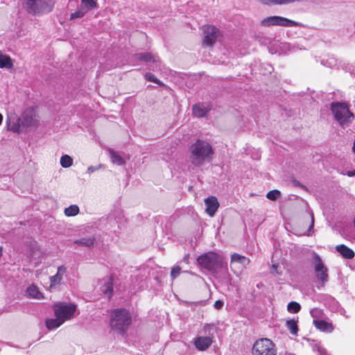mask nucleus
<instances>
[{"label": "nucleus", "instance_id": "nucleus-1", "mask_svg": "<svg viewBox=\"0 0 355 355\" xmlns=\"http://www.w3.org/2000/svg\"><path fill=\"white\" fill-rule=\"evenodd\" d=\"M189 161L196 167H200L211 161L214 149L207 141L198 139L190 147Z\"/></svg>", "mask_w": 355, "mask_h": 355}, {"label": "nucleus", "instance_id": "nucleus-2", "mask_svg": "<svg viewBox=\"0 0 355 355\" xmlns=\"http://www.w3.org/2000/svg\"><path fill=\"white\" fill-rule=\"evenodd\" d=\"M132 323V316L128 310L123 308L114 309L110 315V325L114 331L124 334Z\"/></svg>", "mask_w": 355, "mask_h": 355}, {"label": "nucleus", "instance_id": "nucleus-3", "mask_svg": "<svg viewBox=\"0 0 355 355\" xmlns=\"http://www.w3.org/2000/svg\"><path fill=\"white\" fill-rule=\"evenodd\" d=\"M197 261L202 268L212 272L223 269L227 270V263L223 257L214 252L210 251L199 256Z\"/></svg>", "mask_w": 355, "mask_h": 355}, {"label": "nucleus", "instance_id": "nucleus-4", "mask_svg": "<svg viewBox=\"0 0 355 355\" xmlns=\"http://www.w3.org/2000/svg\"><path fill=\"white\" fill-rule=\"evenodd\" d=\"M26 11L33 15H42L52 11L53 0H24Z\"/></svg>", "mask_w": 355, "mask_h": 355}, {"label": "nucleus", "instance_id": "nucleus-5", "mask_svg": "<svg viewBox=\"0 0 355 355\" xmlns=\"http://www.w3.org/2000/svg\"><path fill=\"white\" fill-rule=\"evenodd\" d=\"M331 110L335 119L342 126H348L353 118V114L350 112L348 107L345 103H332Z\"/></svg>", "mask_w": 355, "mask_h": 355}, {"label": "nucleus", "instance_id": "nucleus-6", "mask_svg": "<svg viewBox=\"0 0 355 355\" xmlns=\"http://www.w3.org/2000/svg\"><path fill=\"white\" fill-rule=\"evenodd\" d=\"M252 355H277L275 344L269 338L257 339L252 347Z\"/></svg>", "mask_w": 355, "mask_h": 355}, {"label": "nucleus", "instance_id": "nucleus-7", "mask_svg": "<svg viewBox=\"0 0 355 355\" xmlns=\"http://www.w3.org/2000/svg\"><path fill=\"white\" fill-rule=\"evenodd\" d=\"M313 264L314 266V271L316 278L319 281L318 288L323 287L329 280L328 268L324 266L320 257L313 253Z\"/></svg>", "mask_w": 355, "mask_h": 355}, {"label": "nucleus", "instance_id": "nucleus-8", "mask_svg": "<svg viewBox=\"0 0 355 355\" xmlns=\"http://www.w3.org/2000/svg\"><path fill=\"white\" fill-rule=\"evenodd\" d=\"M261 25L265 27L271 26H279L284 27L300 26L301 23L293 21L284 17L271 16L264 18L261 21Z\"/></svg>", "mask_w": 355, "mask_h": 355}, {"label": "nucleus", "instance_id": "nucleus-9", "mask_svg": "<svg viewBox=\"0 0 355 355\" xmlns=\"http://www.w3.org/2000/svg\"><path fill=\"white\" fill-rule=\"evenodd\" d=\"M53 309L55 316H59L64 322L73 317L76 306L73 304L59 303L54 305Z\"/></svg>", "mask_w": 355, "mask_h": 355}, {"label": "nucleus", "instance_id": "nucleus-10", "mask_svg": "<svg viewBox=\"0 0 355 355\" xmlns=\"http://www.w3.org/2000/svg\"><path fill=\"white\" fill-rule=\"evenodd\" d=\"M202 44L206 46H212L219 36V30L214 26L205 25L202 28Z\"/></svg>", "mask_w": 355, "mask_h": 355}, {"label": "nucleus", "instance_id": "nucleus-11", "mask_svg": "<svg viewBox=\"0 0 355 355\" xmlns=\"http://www.w3.org/2000/svg\"><path fill=\"white\" fill-rule=\"evenodd\" d=\"M7 129L13 132L19 133L22 128L21 118L15 112L8 113L6 119Z\"/></svg>", "mask_w": 355, "mask_h": 355}, {"label": "nucleus", "instance_id": "nucleus-12", "mask_svg": "<svg viewBox=\"0 0 355 355\" xmlns=\"http://www.w3.org/2000/svg\"><path fill=\"white\" fill-rule=\"evenodd\" d=\"M20 118L22 128H36L38 125V121L35 119V114L32 110H26Z\"/></svg>", "mask_w": 355, "mask_h": 355}, {"label": "nucleus", "instance_id": "nucleus-13", "mask_svg": "<svg viewBox=\"0 0 355 355\" xmlns=\"http://www.w3.org/2000/svg\"><path fill=\"white\" fill-rule=\"evenodd\" d=\"M67 272V268L64 266H60L58 268L57 273L50 277L49 288L53 289L60 284L64 275Z\"/></svg>", "mask_w": 355, "mask_h": 355}, {"label": "nucleus", "instance_id": "nucleus-14", "mask_svg": "<svg viewBox=\"0 0 355 355\" xmlns=\"http://www.w3.org/2000/svg\"><path fill=\"white\" fill-rule=\"evenodd\" d=\"M205 203L207 214L210 216H214L219 207L217 198L214 196L208 197L205 199Z\"/></svg>", "mask_w": 355, "mask_h": 355}, {"label": "nucleus", "instance_id": "nucleus-15", "mask_svg": "<svg viewBox=\"0 0 355 355\" xmlns=\"http://www.w3.org/2000/svg\"><path fill=\"white\" fill-rule=\"evenodd\" d=\"M210 110L211 106L207 103H196L192 107L193 114L197 117H204Z\"/></svg>", "mask_w": 355, "mask_h": 355}, {"label": "nucleus", "instance_id": "nucleus-16", "mask_svg": "<svg viewBox=\"0 0 355 355\" xmlns=\"http://www.w3.org/2000/svg\"><path fill=\"white\" fill-rule=\"evenodd\" d=\"M212 338L209 336L198 337L194 340L196 347L200 351H205L212 344Z\"/></svg>", "mask_w": 355, "mask_h": 355}, {"label": "nucleus", "instance_id": "nucleus-17", "mask_svg": "<svg viewBox=\"0 0 355 355\" xmlns=\"http://www.w3.org/2000/svg\"><path fill=\"white\" fill-rule=\"evenodd\" d=\"M26 293L30 298L36 300H42L44 298L43 294L39 291L38 288L33 284L27 288Z\"/></svg>", "mask_w": 355, "mask_h": 355}, {"label": "nucleus", "instance_id": "nucleus-18", "mask_svg": "<svg viewBox=\"0 0 355 355\" xmlns=\"http://www.w3.org/2000/svg\"><path fill=\"white\" fill-rule=\"evenodd\" d=\"M250 261L248 258L241 255L238 253H234L231 256V264H234L235 263H240L243 267H246L249 263Z\"/></svg>", "mask_w": 355, "mask_h": 355}, {"label": "nucleus", "instance_id": "nucleus-19", "mask_svg": "<svg viewBox=\"0 0 355 355\" xmlns=\"http://www.w3.org/2000/svg\"><path fill=\"white\" fill-rule=\"evenodd\" d=\"M336 250L345 259H352L354 257V251L343 244L337 245Z\"/></svg>", "mask_w": 355, "mask_h": 355}, {"label": "nucleus", "instance_id": "nucleus-20", "mask_svg": "<svg viewBox=\"0 0 355 355\" xmlns=\"http://www.w3.org/2000/svg\"><path fill=\"white\" fill-rule=\"evenodd\" d=\"M63 323L62 319H60L59 316H55V318L47 319L46 320V327L49 330H53L58 328Z\"/></svg>", "mask_w": 355, "mask_h": 355}, {"label": "nucleus", "instance_id": "nucleus-21", "mask_svg": "<svg viewBox=\"0 0 355 355\" xmlns=\"http://www.w3.org/2000/svg\"><path fill=\"white\" fill-rule=\"evenodd\" d=\"M313 323L315 327L322 331L331 332L333 331L332 324L324 320H314Z\"/></svg>", "mask_w": 355, "mask_h": 355}, {"label": "nucleus", "instance_id": "nucleus-22", "mask_svg": "<svg viewBox=\"0 0 355 355\" xmlns=\"http://www.w3.org/2000/svg\"><path fill=\"white\" fill-rule=\"evenodd\" d=\"M101 291L108 297H112L113 293V279L112 277L106 279L101 287Z\"/></svg>", "mask_w": 355, "mask_h": 355}, {"label": "nucleus", "instance_id": "nucleus-23", "mask_svg": "<svg viewBox=\"0 0 355 355\" xmlns=\"http://www.w3.org/2000/svg\"><path fill=\"white\" fill-rule=\"evenodd\" d=\"M265 5H286L295 2H300V0H259Z\"/></svg>", "mask_w": 355, "mask_h": 355}, {"label": "nucleus", "instance_id": "nucleus-24", "mask_svg": "<svg viewBox=\"0 0 355 355\" xmlns=\"http://www.w3.org/2000/svg\"><path fill=\"white\" fill-rule=\"evenodd\" d=\"M110 159L112 162L114 164H117L119 166L123 165L124 164V160L123 157L115 150L112 149L108 150Z\"/></svg>", "mask_w": 355, "mask_h": 355}, {"label": "nucleus", "instance_id": "nucleus-25", "mask_svg": "<svg viewBox=\"0 0 355 355\" xmlns=\"http://www.w3.org/2000/svg\"><path fill=\"white\" fill-rule=\"evenodd\" d=\"M135 57L139 61L157 62V60L150 53H137Z\"/></svg>", "mask_w": 355, "mask_h": 355}, {"label": "nucleus", "instance_id": "nucleus-26", "mask_svg": "<svg viewBox=\"0 0 355 355\" xmlns=\"http://www.w3.org/2000/svg\"><path fill=\"white\" fill-rule=\"evenodd\" d=\"M80 8L86 12L97 8V3L94 0H81Z\"/></svg>", "mask_w": 355, "mask_h": 355}, {"label": "nucleus", "instance_id": "nucleus-27", "mask_svg": "<svg viewBox=\"0 0 355 355\" xmlns=\"http://www.w3.org/2000/svg\"><path fill=\"white\" fill-rule=\"evenodd\" d=\"M94 237L82 238L80 239L74 241V243L80 245H83L85 247L90 248L94 245Z\"/></svg>", "mask_w": 355, "mask_h": 355}, {"label": "nucleus", "instance_id": "nucleus-28", "mask_svg": "<svg viewBox=\"0 0 355 355\" xmlns=\"http://www.w3.org/2000/svg\"><path fill=\"white\" fill-rule=\"evenodd\" d=\"M286 327L293 335H297L298 332L297 320L295 319L288 320L286 321Z\"/></svg>", "mask_w": 355, "mask_h": 355}, {"label": "nucleus", "instance_id": "nucleus-29", "mask_svg": "<svg viewBox=\"0 0 355 355\" xmlns=\"http://www.w3.org/2000/svg\"><path fill=\"white\" fill-rule=\"evenodd\" d=\"M12 67V63L10 58L8 55L0 53V68L10 69Z\"/></svg>", "mask_w": 355, "mask_h": 355}, {"label": "nucleus", "instance_id": "nucleus-30", "mask_svg": "<svg viewBox=\"0 0 355 355\" xmlns=\"http://www.w3.org/2000/svg\"><path fill=\"white\" fill-rule=\"evenodd\" d=\"M79 207L76 205H71L64 209V214L67 216H75L79 213Z\"/></svg>", "mask_w": 355, "mask_h": 355}, {"label": "nucleus", "instance_id": "nucleus-31", "mask_svg": "<svg viewBox=\"0 0 355 355\" xmlns=\"http://www.w3.org/2000/svg\"><path fill=\"white\" fill-rule=\"evenodd\" d=\"M60 164L63 168H69L73 164V159L68 155H62L60 158Z\"/></svg>", "mask_w": 355, "mask_h": 355}, {"label": "nucleus", "instance_id": "nucleus-32", "mask_svg": "<svg viewBox=\"0 0 355 355\" xmlns=\"http://www.w3.org/2000/svg\"><path fill=\"white\" fill-rule=\"evenodd\" d=\"M300 304L296 302H291L287 306V309L291 313H297L300 311Z\"/></svg>", "mask_w": 355, "mask_h": 355}, {"label": "nucleus", "instance_id": "nucleus-33", "mask_svg": "<svg viewBox=\"0 0 355 355\" xmlns=\"http://www.w3.org/2000/svg\"><path fill=\"white\" fill-rule=\"evenodd\" d=\"M280 196H281V192L277 189L270 191L266 194L267 198H268L270 200H276L278 198L280 197Z\"/></svg>", "mask_w": 355, "mask_h": 355}, {"label": "nucleus", "instance_id": "nucleus-34", "mask_svg": "<svg viewBox=\"0 0 355 355\" xmlns=\"http://www.w3.org/2000/svg\"><path fill=\"white\" fill-rule=\"evenodd\" d=\"M145 78L150 82L157 84L158 85H164L163 83L160 81L158 78H157L155 75L151 73H146L145 75Z\"/></svg>", "mask_w": 355, "mask_h": 355}, {"label": "nucleus", "instance_id": "nucleus-35", "mask_svg": "<svg viewBox=\"0 0 355 355\" xmlns=\"http://www.w3.org/2000/svg\"><path fill=\"white\" fill-rule=\"evenodd\" d=\"M313 351H317L319 354V355H327V350L322 347L320 343H315L313 345Z\"/></svg>", "mask_w": 355, "mask_h": 355}, {"label": "nucleus", "instance_id": "nucleus-36", "mask_svg": "<svg viewBox=\"0 0 355 355\" xmlns=\"http://www.w3.org/2000/svg\"><path fill=\"white\" fill-rule=\"evenodd\" d=\"M86 13L87 12L80 8V10L71 14L70 19H76V18H81V17H84Z\"/></svg>", "mask_w": 355, "mask_h": 355}, {"label": "nucleus", "instance_id": "nucleus-37", "mask_svg": "<svg viewBox=\"0 0 355 355\" xmlns=\"http://www.w3.org/2000/svg\"><path fill=\"white\" fill-rule=\"evenodd\" d=\"M181 272V268L180 266H175L172 268L171 272V279L173 280L180 275Z\"/></svg>", "mask_w": 355, "mask_h": 355}, {"label": "nucleus", "instance_id": "nucleus-38", "mask_svg": "<svg viewBox=\"0 0 355 355\" xmlns=\"http://www.w3.org/2000/svg\"><path fill=\"white\" fill-rule=\"evenodd\" d=\"M311 225L307 230V233L306 234L308 236H310L313 233V226H314V216H313V214L311 213Z\"/></svg>", "mask_w": 355, "mask_h": 355}, {"label": "nucleus", "instance_id": "nucleus-39", "mask_svg": "<svg viewBox=\"0 0 355 355\" xmlns=\"http://www.w3.org/2000/svg\"><path fill=\"white\" fill-rule=\"evenodd\" d=\"M101 167H102L101 164H99L97 166H89L87 168V173H92L94 171H96L98 170L99 168H101Z\"/></svg>", "mask_w": 355, "mask_h": 355}, {"label": "nucleus", "instance_id": "nucleus-40", "mask_svg": "<svg viewBox=\"0 0 355 355\" xmlns=\"http://www.w3.org/2000/svg\"><path fill=\"white\" fill-rule=\"evenodd\" d=\"M224 305V302L222 300H217L215 302L214 306L216 309L219 310L222 309Z\"/></svg>", "mask_w": 355, "mask_h": 355}, {"label": "nucleus", "instance_id": "nucleus-41", "mask_svg": "<svg viewBox=\"0 0 355 355\" xmlns=\"http://www.w3.org/2000/svg\"><path fill=\"white\" fill-rule=\"evenodd\" d=\"M271 273L272 274H279V272L277 271V266L275 264H272V270Z\"/></svg>", "mask_w": 355, "mask_h": 355}, {"label": "nucleus", "instance_id": "nucleus-42", "mask_svg": "<svg viewBox=\"0 0 355 355\" xmlns=\"http://www.w3.org/2000/svg\"><path fill=\"white\" fill-rule=\"evenodd\" d=\"M347 175L349 176V177H353V176H355V171H348L347 172Z\"/></svg>", "mask_w": 355, "mask_h": 355}, {"label": "nucleus", "instance_id": "nucleus-43", "mask_svg": "<svg viewBox=\"0 0 355 355\" xmlns=\"http://www.w3.org/2000/svg\"><path fill=\"white\" fill-rule=\"evenodd\" d=\"M262 44H266V42H261Z\"/></svg>", "mask_w": 355, "mask_h": 355}, {"label": "nucleus", "instance_id": "nucleus-44", "mask_svg": "<svg viewBox=\"0 0 355 355\" xmlns=\"http://www.w3.org/2000/svg\"><path fill=\"white\" fill-rule=\"evenodd\" d=\"M207 327H209V324H207V325L205 327V329Z\"/></svg>", "mask_w": 355, "mask_h": 355}, {"label": "nucleus", "instance_id": "nucleus-45", "mask_svg": "<svg viewBox=\"0 0 355 355\" xmlns=\"http://www.w3.org/2000/svg\"><path fill=\"white\" fill-rule=\"evenodd\" d=\"M354 226H355V218H354Z\"/></svg>", "mask_w": 355, "mask_h": 355}]
</instances>
